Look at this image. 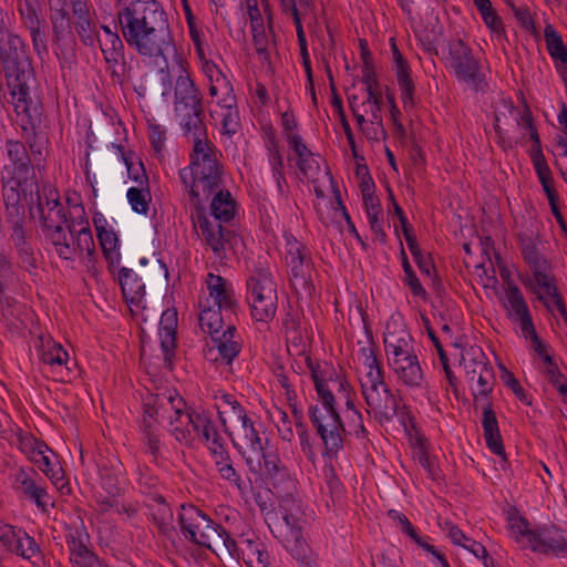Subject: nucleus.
Listing matches in <instances>:
<instances>
[{"instance_id":"nucleus-1","label":"nucleus","mask_w":567,"mask_h":567,"mask_svg":"<svg viewBox=\"0 0 567 567\" xmlns=\"http://www.w3.org/2000/svg\"><path fill=\"white\" fill-rule=\"evenodd\" d=\"M307 367L310 370L320 403L310 405L308 414L324 444L327 454L333 456L343 447L342 434L344 432L341 417L336 409L337 400L343 401L347 409L352 412L351 422L357 427V434L365 433L362 415L354 405L350 384L331 364L315 363L308 359Z\"/></svg>"},{"instance_id":"nucleus-2","label":"nucleus","mask_w":567,"mask_h":567,"mask_svg":"<svg viewBox=\"0 0 567 567\" xmlns=\"http://www.w3.org/2000/svg\"><path fill=\"white\" fill-rule=\"evenodd\" d=\"M123 38L130 49L144 59L176 54L167 14L156 0H133L117 11Z\"/></svg>"},{"instance_id":"nucleus-3","label":"nucleus","mask_w":567,"mask_h":567,"mask_svg":"<svg viewBox=\"0 0 567 567\" xmlns=\"http://www.w3.org/2000/svg\"><path fill=\"white\" fill-rule=\"evenodd\" d=\"M0 63L7 75L17 115L23 126H33L40 122L41 101L25 43L18 34L0 39Z\"/></svg>"},{"instance_id":"nucleus-4","label":"nucleus","mask_w":567,"mask_h":567,"mask_svg":"<svg viewBox=\"0 0 567 567\" xmlns=\"http://www.w3.org/2000/svg\"><path fill=\"white\" fill-rule=\"evenodd\" d=\"M183 132L192 142L193 148L189 165L179 171V178L190 198L197 203L206 202L223 184L220 153L208 140L205 124L200 131L190 128Z\"/></svg>"},{"instance_id":"nucleus-5","label":"nucleus","mask_w":567,"mask_h":567,"mask_svg":"<svg viewBox=\"0 0 567 567\" xmlns=\"http://www.w3.org/2000/svg\"><path fill=\"white\" fill-rule=\"evenodd\" d=\"M188 63L179 54L174 55L172 65L165 62L161 68V83L165 96L174 89V114L183 131H200L203 121L202 94L196 87L188 70Z\"/></svg>"},{"instance_id":"nucleus-6","label":"nucleus","mask_w":567,"mask_h":567,"mask_svg":"<svg viewBox=\"0 0 567 567\" xmlns=\"http://www.w3.org/2000/svg\"><path fill=\"white\" fill-rule=\"evenodd\" d=\"M209 210L203 206L204 202L190 198L194 210L192 212L193 226L198 238L212 249L216 259L226 257L227 239L223 223H228L235 217L236 202L229 190L218 187L212 195Z\"/></svg>"},{"instance_id":"nucleus-7","label":"nucleus","mask_w":567,"mask_h":567,"mask_svg":"<svg viewBox=\"0 0 567 567\" xmlns=\"http://www.w3.org/2000/svg\"><path fill=\"white\" fill-rule=\"evenodd\" d=\"M362 365L360 378L361 392L367 404V412L377 420L391 421L398 412L399 402L384 382L383 370L372 346L362 347L358 352Z\"/></svg>"},{"instance_id":"nucleus-8","label":"nucleus","mask_w":567,"mask_h":567,"mask_svg":"<svg viewBox=\"0 0 567 567\" xmlns=\"http://www.w3.org/2000/svg\"><path fill=\"white\" fill-rule=\"evenodd\" d=\"M65 227L69 234L64 231L63 227L44 233L59 257L65 260H74L79 254L85 252L89 260H91L95 251V245L82 205H74L70 209V223Z\"/></svg>"},{"instance_id":"nucleus-9","label":"nucleus","mask_w":567,"mask_h":567,"mask_svg":"<svg viewBox=\"0 0 567 567\" xmlns=\"http://www.w3.org/2000/svg\"><path fill=\"white\" fill-rule=\"evenodd\" d=\"M181 529L195 544L217 550L220 546L236 550V543L219 525L194 505H182L178 514Z\"/></svg>"},{"instance_id":"nucleus-10","label":"nucleus","mask_w":567,"mask_h":567,"mask_svg":"<svg viewBox=\"0 0 567 567\" xmlns=\"http://www.w3.org/2000/svg\"><path fill=\"white\" fill-rule=\"evenodd\" d=\"M279 514L281 522L276 527L285 548L301 566L311 567V551L301 534L303 513L300 505L295 499L285 497L280 503Z\"/></svg>"},{"instance_id":"nucleus-11","label":"nucleus","mask_w":567,"mask_h":567,"mask_svg":"<svg viewBox=\"0 0 567 567\" xmlns=\"http://www.w3.org/2000/svg\"><path fill=\"white\" fill-rule=\"evenodd\" d=\"M6 150L10 164L4 165L1 173L2 195H7L11 190L32 198L37 184L33 181L31 157L24 144L9 140L6 143Z\"/></svg>"},{"instance_id":"nucleus-12","label":"nucleus","mask_w":567,"mask_h":567,"mask_svg":"<svg viewBox=\"0 0 567 567\" xmlns=\"http://www.w3.org/2000/svg\"><path fill=\"white\" fill-rule=\"evenodd\" d=\"M195 412H189L185 400L173 390H167L155 395L152 402L146 404L143 423L152 426L148 419L156 417L158 423H167L174 435L177 427L185 429L192 422Z\"/></svg>"},{"instance_id":"nucleus-13","label":"nucleus","mask_w":567,"mask_h":567,"mask_svg":"<svg viewBox=\"0 0 567 567\" xmlns=\"http://www.w3.org/2000/svg\"><path fill=\"white\" fill-rule=\"evenodd\" d=\"M247 299L255 320L268 322L275 317L278 305L277 285L270 272L258 269L250 276L247 281Z\"/></svg>"},{"instance_id":"nucleus-14","label":"nucleus","mask_w":567,"mask_h":567,"mask_svg":"<svg viewBox=\"0 0 567 567\" xmlns=\"http://www.w3.org/2000/svg\"><path fill=\"white\" fill-rule=\"evenodd\" d=\"M290 147L296 154V164L299 168V172L311 183H317L320 178L324 179L331 186L338 207L342 210L343 216L346 217L348 225L351 228V231L358 237V233L352 224L349 214L346 210L340 197L339 189L336 188L334 182L330 172L324 168L321 169L320 162L321 158L319 155L313 154L305 144L301 136H291L290 137Z\"/></svg>"},{"instance_id":"nucleus-15","label":"nucleus","mask_w":567,"mask_h":567,"mask_svg":"<svg viewBox=\"0 0 567 567\" xmlns=\"http://www.w3.org/2000/svg\"><path fill=\"white\" fill-rule=\"evenodd\" d=\"M174 437L186 445L192 444L195 440H200L214 456L224 455V450H226L224 437L205 412H195L188 426L174 430Z\"/></svg>"},{"instance_id":"nucleus-16","label":"nucleus","mask_w":567,"mask_h":567,"mask_svg":"<svg viewBox=\"0 0 567 567\" xmlns=\"http://www.w3.org/2000/svg\"><path fill=\"white\" fill-rule=\"evenodd\" d=\"M348 100L360 133L370 142L385 138L382 103L360 101L355 95L349 96Z\"/></svg>"},{"instance_id":"nucleus-17","label":"nucleus","mask_w":567,"mask_h":567,"mask_svg":"<svg viewBox=\"0 0 567 567\" xmlns=\"http://www.w3.org/2000/svg\"><path fill=\"white\" fill-rule=\"evenodd\" d=\"M2 197L6 206V221L11 228L10 238L21 252L28 254V230L24 227L25 206L33 202V198L28 199V196L24 197V195L12 193L11 190L7 195H2Z\"/></svg>"},{"instance_id":"nucleus-18","label":"nucleus","mask_w":567,"mask_h":567,"mask_svg":"<svg viewBox=\"0 0 567 567\" xmlns=\"http://www.w3.org/2000/svg\"><path fill=\"white\" fill-rule=\"evenodd\" d=\"M245 460L252 473L272 481L275 486L285 485V489L287 491L295 487L289 471L275 452L266 451L262 446L259 453L247 455Z\"/></svg>"},{"instance_id":"nucleus-19","label":"nucleus","mask_w":567,"mask_h":567,"mask_svg":"<svg viewBox=\"0 0 567 567\" xmlns=\"http://www.w3.org/2000/svg\"><path fill=\"white\" fill-rule=\"evenodd\" d=\"M450 59L451 66L460 81L465 82L476 91L483 89L484 81L478 62L472 55L467 45L460 40L452 42L450 44Z\"/></svg>"},{"instance_id":"nucleus-20","label":"nucleus","mask_w":567,"mask_h":567,"mask_svg":"<svg viewBox=\"0 0 567 567\" xmlns=\"http://www.w3.org/2000/svg\"><path fill=\"white\" fill-rule=\"evenodd\" d=\"M383 342L388 363L416 354L413 339L400 317L392 316L386 323Z\"/></svg>"},{"instance_id":"nucleus-21","label":"nucleus","mask_w":567,"mask_h":567,"mask_svg":"<svg viewBox=\"0 0 567 567\" xmlns=\"http://www.w3.org/2000/svg\"><path fill=\"white\" fill-rule=\"evenodd\" d=\"M235 336L234 323H227V329L210 336L204 350L205 358L210 362L230 364L241 349L240 342Z\"/></svg>"},{"instance_id":"nucleus-22","label":"nucleus","mask_w":567,"mask_h":567,"mask_svg":"<svg viewBox=\"0 0 567 567\" xmlns=\"http://www.w3.org/2000/svg\"><path fill=\"white\" fill-rule=\"evenodd\" d=\"M285 240L286 262L290 269L291 280L295 286L307 289L311 270L310 252L292 235H285Z\"/></svg>"},{"instance_id":"nucleus-23","label":"nucleus","mask_w":567,"mask_h":567,"mask_svg":"<svg viewBox=\"0 0 567 567\" xmlns=\"http://www.w3.org/2000/svg\"><path fill=\"white\" fill-rule=\"evenodd\" d=\"M189 35L195 47V52L202 63V69L208 78L210 91L215 94L216 91L224 93L229 92L227 76L207 58L208 45L205 42L204 34L200 32L194 21L188 19Z\"/></svg>"},{"instance_id":"nucleus-24","label":"nucleus","mask_w":567,"mask_h":567,"mask_svg":"<svg viewBox=\"0 0 567 567\" xmlns=\"http://www.w3.org/2000/svg\"><path fill=\"white\" fill-rule=\"evenodd\" d=\"M38 212L42 223L43 231H50L58 227H64L70 223L63 204L60 202L55 189L43 188L42 195L37 189Z\"/></svg>"},{"instance_id":"nucleus-25","label":"nucleus","mask_w":567,"mask_h":567,"mask_svg":"<svg viewBox=\"0 0 567 567\" xmlns=\"http://www.w3.org/2000/svg\"><path fill=\"white\" fill-rule=\"evenodd\" d=\"M233 441L234 446L246 458L247 455L259 453L264 443L259 431L256 429L252 419L246 413L226 431Z\"/></svg>"},{"instance_id":"nucleus-26","label":"nucleus","mask_w":567,"mask_h":567,"mask_svg":"<svg viewBox=\"0 0 567 567\" xmlns=\"http://www.w3.org/2000/svg\"><path fill=\"white\" fill-rule=\"evenodd\" d=\"M501 300L507 318L517 323L522 332H532V326H534L532 315L519 288L508 284Z\"/></svg>"},{"instance_id":"nucleus-27","label":"nucleus","mask_w":567,"mask_h":567,"mask_svg":"<svg viewBox=\"0 0 567 567\" xmlns=\"http://www.w3.org/2000/svg\"><path fill=\"white\" fill-rule=\"evenodd\" d=\"M205 285L208 292L206 303L224 308L227 316H235L237 299L233 284L219 275L209 272Z\"/></svg>"},{"instance_id":"nucleus-28","label":"nucleus","mask_w":567,"mask_h":567,"mask_svg":"<svg viewBox=\"0 0 567 567\" xmlns=\"http://www.w3.org/2000/svg\"><path fill=\"white\" fill-rule=\"evenodd\" d=\"M18 11L24 27L30 31L34 51L41 55L47 52L45 22L39 18L34 6L29 0H20Z\"/></svg>"},{"instance_id":"nucleus-29","label":"nucleus","mask_w":567,"mask_h":567,"mask_svg":"<svg viewBox=\"0 0 567 567\" xmlns=\"http://www.w3.org/2000/svg\"><path fill=\"white\" fill-rule=\"evenodd\" d=\"M40 480L34 470L25 471L20 468L14 475V487L19 493L32 499L38 507L44 508L47 506L48 493L40 484Z\"/></svg>"},{"instance_id":"nucleus-30","label":"nucleus","mask_w":567,"mask_h":567,"mask_svg":"<svg viewBox=\"0 0 567 567\" xmlns=\"http://www.w3.org/2000/svg\"><path fill=\"white\" fill-rule=\"evenodd\" d=\"M389 367L398 380L409 388H421L424 382V375L420 365L417 354H413L401 360L389 363Z\"/></svg>"},{"instance_id":"nucleus-31","label":"nucleus","mask_w":567,"mask_h":567,"mask_svg":"<svg viewBox=\"0 0 567 567\" xmlns=\"http://www.w3.org/2000/svg\"><path fill=\"white\" fill-rule=\"evenodd\" d=\"M86 540L87 535L79 530L68 537L70 560L74 567H99L101 560L90 550Z\"/></svg>"},{"instance_id":"nucleus-32","label":"nucleus","mask_w":567,"mask_h":567,"mask_svg":"<svg viewBox=\"0 0 567 567\" xmlns=\"http://www.w3.org/2000/svg\"><path fill=\"white\" fill-rule=\"evenodd\" d=\"M177 328V312L175 309L163 311L159 320L158 334L163 351L164 363L167 368L172 365V358L175 349V333Z\"/></svg>"},{"instance_id":"nucleus-33","label":"nucleus","mask_w":567,"mask_h":567,"mask_svg":"<svg viewBox=\"0 0 567 567\" xmlns=\"http://www.w3.org/2000/svg\"><path fill=\"white\" fill-rule=\"evenodd\" d=\"M530 548L544 554L566 556L567 534L556 528L537 532L536 539Z\"/></svg>"},{"instance_id":"nucleus-34","label":"nucleus","mask_w":567,"mask_h":567,"mask_svg":"<svg viewBox=\"0 0 567 567\" xmlns=\"http://www.w3.org/2000/svg\"><path fill=\"white\" fill-rule=\"evenodd\" d=\"M392 55L395 64L398 84L404 110L412 109L414 102V83L410 76V69L395 43H392Z\"/></svg>"},{"instance_id":"nucleus-35","label":"nucleus","mask_w":567,"mask_h":567,"mask_svg":"<svg viewBox=\"0 0 567 567\" xmlns=\"http://www.w3.org/2000/svg\"><path fill=\"white\" fill-rule=\"evenodd\" d=\"M229 92L224 93L221 91H216L214 94L209 90V94L213 97L217 99V104L225 109V113L221 118L223 131L227 135H234L239 127V114L236 109V96L234 94V89L228 80Z\"/></svg>"},{"instance_id":"nucleus-36","label":"nucleus","mask_w":567,"mask_h":567,"mask_svg":"<svg viewBox=\"0 0 567 567\" xmlns=\"http://www.w3.org/2000/svg\"><path fill=\"white\" fill-rule=\"evenodd\" d=\"M214 400L215 408L217 409L219 420L225 427V431H229V427L233 424L240 421V417H245V409L238 403L233 394L218 391L215 394Z\"/></svg>"},{"instance_id":"nucleus-37","label":"nucleus","mask_w":567,"mask_h":567,"mask_svg":"<svg viewBox=\"0 0 567 567\" xmlns=\"http://www.w3.org/2000/svg\"><path fill=\"white\" fill-rule=\"evenodd\" d=\"M118 282L122 293L127 303L140 306L145 297V285L142 279L128 268H121Z\"/></svg>"},{"instance_id":"nucleus-38","label":"nucleus","mask_w":567,"mask_h":567,"mask_svg":"<svg viewBox=\"0 0 567 567\" xmlns=\"http://www.w3.org/2000/svg\"><path fill=\"white\" fill-rule=\"evenodd\" d=\"M234 316H227L224 308L206 305L199 313L200 329L209 336L221 332L227 329V323H234Z\"/></svg>"},{"instance_id":"nucleus-39","label":"nucleus","mask_w":567,"mask_h":567,"mask_svg":"<svg viewBox=\"0 0 567 567\" xmlns=\"http://www.w3.org/2000/svg\"><path fill=\"white\" fill-rule=\"evenodd\" d=\"M72 9L75 17L74 28L82 42L86 45H93L96 40L95 23L90 17L86 0L74 1Z\"/></svg>"},{"instance_id":"nucleus-40","label":"nucleus","mask_w":567,"mask_h":567,"mask_svg":"<svg viewBox=\"0 0 567 567\" xmlns=\"http://www.w3.org/2000/svg\"><path fill=\"white\" fill-rule=\"evenodd\" d=\"M49 454H52V451L45 444L35 442L31 458L56 487L62 489L64 487L62 468L58 464H52Z\"/></svg>"},{"instance_id":"nucleus-41","label":"nucleus","mask_w":567,"mask_h":567,"mask_svg":"<svg viewBox=\"0 0 567 567\" xmlns=\"http://www.w3.org/2000/svg\"><path fill=\"white\" fill-rule=\"evenodd\" d=\"M484 437L488 449L496 455L505 458L504 446L498 429L497 419L491 404L483 408V421H482Z\"/></svg>"},{"instance_id":"nucleus-42","label":"nucleus","mask_w":567,"mask_h":567,"mask_svg":"<svg viewBox=\"0 0 567 567\" xmlns=\"http://www.w3.org/2000/svg\"><path fill=\"white\" fill-rule=\"evenodd\" d=\"M389 517L392 518L398 526L401 528L403 533H405L410 538H412L420 547L424 548L426 551L431 553L440 563L441 567H450L447 560L444 558L442 554H440L434 546L424 543L420 536L417 535L415 528L410 523L408 517L398 512V511H389Z\"/></svg>"},{"instance_id":"nucleus-43","label":"nucleus","mask_w":567,"mask_h":567,"mask_svg":"<svg viewBox=\"0 0 567 567\" xmlns=\"http://www.w3.org/2000/svg\"><path fill=\"white\" fill-rule=\"evenodd\" d=\"M40 357L44 364L50 365L55 371L62 372L64 369L68 370L65 364L69 360V354L60 343L52 339L42 340Z\"/></svg>"},{"instance_id":"nucleus-44","label":"nucleus","mask_w":567,"mask_h":567,"mask_svg":"<svg viewBox=\"0 0 567 567\" xmlns=\"http://www.w3.org/2000/svg\"><path fill=\"white\" fill-rule=\"evenodd\" d=\"M96 230L102 251L109 262L110 269L117 268L121 261V254L118 250V239L116 234L112 229H107L105 227L97 226Z\"/></svg>"},{"instance_id":"nucleus-45","label":"nucleus","mask_w":567,"mask_h":567,"mask_svg":"<svg viewBox=\"0 0 567 567\" xmlns=\"http://www.w3.org/2000/svg\"><path fill=\"white\" fill-rule=\"evenodd\" d=\"M508 530L511 536L519 544L532 547L536 539L537 532L529 529L528 523L516 511L509 512L507 516Z\"/></svg>"},{"instance_id":"nucleus-46","label":"nucleus","mask_w":567,"mask_h":567,"mask_svg":"<svg viewBox=\"0 0 567 567\" xmlns=\"http://www.w3.org/2000/svg\"><path fill=\"white\" fill-rule=\"evenodd\" d=\"M533 278L529 280L530 289L537 293L539 300H545L549 293H554L556 287L551 282V277L546 269L545 261L532 266Z\"/></svg>"},{"instance_id":"nucleus-47","label":"nucleus","mask_w":567,"mask_h":567,"mask_svg":"<svg viewBox=\"0 0 567 567\" xmlns=\"http://www.w3.org/2000/svg\"><path fill=\"white\" fill-rule=\"evenodd\" d=\"M236 550L229 551L230 554L241 553L245 561L248 565L254 566L255 564L266 566L268 561V554L260 548V544L252 539H241L236 542Z\"/></svg>"},{"instance_id":"nucleus-48","label":"nucleus","mask_w":567,"mask_h":567,"mask_svg":"<svg viewBox=\"0 0 567 567\" xmlns=\"http://www.w3.org/2000/svg\"><path fill=\"white\" fill-rule=\"evenodd\" d=\"M50 6V20L52 23V31L56 41L65 40L71 37V23L65 4H49Z\"/></svg>"},{"instance_id":"nucleus-49","label":"nucleus","mask_w":567,"mask_h":567,"mask_svg":"<svg viewBox=\"0 0 567 567\" xmlns=\"http://www.w3.org/2000/svg\"><path fill=\"white\" fill-rule=\"evenodd\" d=\"M96 39L107 63H117L124 55V44L117 33L109 32L107 34L96 35Z\"/></svg>"},{"instance_id":"nucleus-50","label":"nucleus","mask_w":567,"mask_h":567,"mask_svg":"<svg viewBox=\"0 0 567 567\" xmlns=\"http://www.w3.org/2000/svg\"><path fill=\"white\" fill-rule=\"evenodd\" d=\"M462 363L470 381H474L478 372L488 368L487 359L478 347L466 350L462 355Z\"/></svg>"},{"instance_id":"nucleus-51","label":"nucleus","mask_w":567,"mask_h":567,"mask_svg":"<svg viewBox=\"0 0 567 567\" xmlns=\"http://www.w3.org/2000/svg\"><path fill=\"white\" fill-rule=\"evenodd\" d=\"M534 153H535L533 155L534 167H535L536 174L538 176V179L543 186V189H544L546 196L548 197L550 195L557 194V192L555 190V187H554V179L551 176V171L545 161V157L542 153L540 147L537 150H534Z\"/></svg>"},{"instance_id":"nucleus-52","label":"nucleus","mask_w":567,"mask_h":567,"mask_svg":"<svg viewBox=\"0 0 567 567\" xmlns=\"http://www.w3.org/2000/svg\"><path fill=\"white\" fill-rule=\"evenodd\" d=\"M505 107L508 110L512 117L516 121L517 125L524 130L534 143V150L540 147V140L536 128L533 126V118L528 109L523 111L516 110L512 103H506Z\"/></svg>"},{"instance_id":"nucleus-53","label":"nucleus","mask_w":567,"mask_h":567,"mask_svg":"<svg viewBox=\"0 0 567 567\" xmlns=\"http://www.w3.org/2000/svg\"><path fill=\"white\" fill-rule=\"evenodd\" d=\"M254 45L259 59L265 62L269 60L270 52L275 48L271 30H266L262 25L254 24L252 28Z\"/></svg>"},{"instance_id":"nucleus-54","label":"nucleus","mask_w":567,"mask_h":567,"mask_svg":"<svg viewBox=\"0 0 567 567\" xmlns=\"http://www.w3.org/2000/svg\"><path fill=\"white\" fill-rule=\"evenodd\" d=\"M544 37L548 53L555 63L567 59V49L563 43L561 37L553 25L548 24L545 28Z\"/></svg>"},{"instance_id":"nucleus-55","label":"nucleus","mask_w":567,"mask_h":567,"mask_svg":"<svg viewBox=\"0 0 567 567\" xmlns=\"http://www.w3.org/2000/svg\"><path fill=\"white\" fill-rule=\"evenodd\" d=\"M473 3L480 12L485 25L493 33H501L503 31V24L501 18L494 10L492 2L489 0H473Z\"/></svg>"},{"instance_id":"nucleus-56","label":"nucleus","mask_w":567,"mask_h":567,"mask_svg":"<svg viewBox=\"0 0 567 567\" xmlns=\"http://www.w3.org/2000/svg\"><path fill=\"white\" fill-rule=\"evenodd\" d=\"M10 553L20 555L29 560L40 558V549L38 544L31 536H29L22 529L21 533L18 534L17 543L13 549L10 550Z\"/></svg>"},{"instance_id":"nucleus-57","label":"nucleus","mask_w":567,"mask_h":567,"mask_svg":"<svg viewBox=\"0 0 567 567\" xmlns=\"http://www.w3.org/2000/svg\"><path fill=\"white\" fill-rule=\"evenodd\" d=\"M519 241L524 258L530 266L538 265L545 261L539 252V240L536 237H534L533 235H520Z\"/></svg>"},{"instance_id":"nucleus-58","label":"nucleus","mask_w":567,"mask_h":567,"mask_svg":"<svg viewBox=\"0 0 567 567\" xmlns=\"http://www.w3.org/2000/svg\"><path fill=\"white\" fill-rule=\"evenodd\" d=\"M363 200H364V207L367 212V218L371 226V229L375 234H383L382 233V225L379 219L380 215V205L378 203V199L372 195L369 194L368 190H363Z\"/></svg>"},{"instance_id":"nucleus-59","label":"nucleus","mask_w":567,"mask_h":567,"mask_svg":"<svg viewBox=\"0 0 567 567\" xmlns=\"http://www.w3.org/2000/svg\"><path fill=\"white\" fill-rule=\"evenodd\" d=\"M127 200L132 209L138 214H146L148 212V203L151 194L148 189L131 187L127 190Z\"/></svg>"},{"instance_id":"nucleus-60","label":"nucleus","mask_w":567,"mask_h":567,"mask_svg":"<svg viewBox=\"0 0 567 567\" xmlns=\"http://www.w3.org/2000/svg\"><path fill=\"white\" fill-rule=\"evenodd\" d=\"M152 517L162 533L166 534L169 530L173 522V513L168 504L163 501L157 502V504L152 507Z\"/></svg>"},{"instance_id":"nucleus-61","label":"nucleus","mask_w":567,"mask_h":567,"mask_svg":"<svg viewBox=\"0 0 567 567\" xmlns=\"http://www.w3.org/2000/svg\"><path fill=\"white\" fill-rule=\"evenodd\" d=\"M215 464L218 473L224 480H227L234 483L236 486H241L240 476L237 474L236 470L233 466V463L229 461V456L227 450H224V455L214 456Z\"/></svg>"},{"instance_id":"nucleus-62","label":"nucleus","mask_w":567,"mask_h":567,"mask_svg":"<svg viewBox=\"0 0 567 567\" xmlns=\"http://www.w3.org/2000/svg\"><path fill=\"white\" fill-rule=\"evenodd\" d=\"M471 389L475 396H487L492 391L493 371L488 367L487 369L478 372L474 381H471Z\"/></svg>"},{"instance_id":"nucleus-63","label":"nucleus","mask_w":567,"mask_h":567,"mask_svg":"<svg viewBox=\"0 0 567 567\" xmlns=\"http://www.w3.org/2000/svg\"><path fill=\"white\" fill-rule=\"evenodd\" d=\"M266 146L268 151V163L272 175L284 173V161L276 138L274 136H269L266 142Z\"/></svg>"},{"instance_id":"nucleus-64","label":"nucleus","mask_w":567,"mask_h":567,"mask_svg":"<svg viewBox=\"0 0 567 567\" xmlns=\"http://www.w3.org/2000/svg\"><path fill=\"white\" fill-rule=\"evenodd\" d=\"M21 533V529H16L12 525L0 523V548L2 554L3 551H10L13 549L18 534Z\"/></svg>"}]
</instances>
